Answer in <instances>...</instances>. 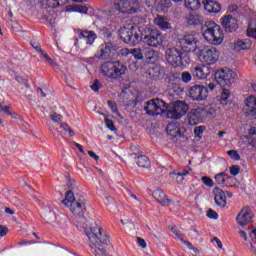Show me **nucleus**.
Listing matches in <instances>:
<instances>
[{
	"label": "nucleus",
	"instance_id": "1",
	"mask_svg": "<svg viewBox=\"0 0 256 256\" xmlns=\"http://www.w3.org/2000/svg\"><path fill=\"white\" fill-rule=\"evenodd\" d=\"M120 39L127 45H138L139 41H142L147 47H161L163 45V33L158 29L145 28L142 31V35H139L135 26L123 27L119 31Z\"/></svg>",
	"mask_w": 256,
	"mask_h": 256
},
{
	"label": "nucleus",
	"instance_id": "2",
	"mask_svg": "<svg viewBox=\"0 0 256 256\" xmlns=\"http://www.w3.org/2000/svg\"><path fill=\"white\" fill-rule=\"evenodd\" d=\"M86 235L90 241L92 253H94L96 256L99 255L96 250L98 249L102 255H105L106 251L103 245H109L110 240L109 235L103 233V228H101L99 225L92 226L86 231Z\"/></svg>",
	"mask_w": 256,
	"mask_h": 256
},
{
	"label": "nucleus",
	"instance_id": "3",
	"mask_svg": "<svg viewBox=\"0 0 256 256\" xmlns=\"http://www.w3.org/2000/svg\"><path fill=\"white\" fill-rule=\"evenodd\" d=\"M62 203L65 207H70L71 213L78 217L81 225H84L86 221L84 215L87 209V206L85 205V197L80 196L76 199L73 191L69 190L66 192L65 199L62 200Z\"/></svg>",
	"mask_w": 256,
	"mask_h": 256
},
{
	"label": "nucleus",
	"instance_id": "4",
	"mask_svg": "<svg viewBox=\"0 0 256 256\" xmlns=\"http://www.w3.org/2000/svg\"><path fill=\"white\" fill-rule=\"evenodd\" d=\"M139 9V0H114L109 15H135Z\"/></svg>",
	"mask_w": 256,
	"mask_h": 256
},
{
	"label": "nucleus",
	"instance_id": "5",
	"mask_svg": "<svg viewBox=\"0 0 256 256\" xmlns=\"http://www.w3.org/2000/svg\"><path fill=\"white\" fill-rule=\"evenodd\" d=\"M202 35L210 45H221L225 39V33H223V29L217 23L213 21L206 22L203 27Z\"/></svg>",
	"mask_w": 256,
	"mask_h": 256
},
{
	"label": "nucleus",
	"instance_id": "6",
	"mask_svg": "<svg viewBox=\"0 0 256 256\" xmlns=\"http://www.w3.org/2000/svg\"><path fill=\"white\" fill-rule=\"evenodd\" d=\"M100 73L108 79H121L127 73V66L119 61H107L101 64Z\"/></svg>",
	"mask_w": 256,
	"mask_h": 256
},
{
	"label": "nucleus",
	"instance_id": "7",
	"mask_svg": "<svg viewBox=\"0 0 256 256\" xmlns=\"http://www.w3.org/2000/svg\"><path fill=\"white\" fill-rule=\"evenodd\" d=\"M198 59L204 65H215L219 61V51L213 46H205L199 50Z\"/></svg>",
	"mask_w": 256,
	"mask_h": 256
},
{
	"label": "nucleus",
	"instance_id": "8",
	"mask_svg": "<svg viewBox=\"0 0 256 256\" xmlns=\"http://www.w3.org/2000/svg\"><path fill=\"white\" fill-rule=\"evenodd\" d=\"M144 110L146 111V114L151 117L163 115V113L167 111V103L159 98H155L146 102Z\"/></svg>",
	"mask_w": 256,
	"mask_h": 256
},
{
	"label": "nucleus",
	"instance_id": "9",
	"mask_svg": "<svg viewBox=\"0 0 256 256\" xmlns=\"http://www.w3.org/2000/svg\"><path fill=\"white\" fill-rule=\"evenodd\" d=\"M237 79V73L233 70H218L215 72V81L220 87H229Z\"/></svg>",
	"mask_w": 256,
	"mask_h": 256
},
{
	"label": "nucleus",
	"instance_id": "10",
	"mask_svg": "<svg viewBox=\"0 0 256 256\" xmlns=\"http://www.w3.org/2000/svg\"><path fill=\"white\" fill-rule=\"evenodd\" d=\"M189 106L184 101H176L172 104L166 113L168 119H181L183 115L187 114Z\"/></svg>",
	"mask_w": 256,
	"mask_h": 256
},
{
	"label": "nucleus",
	"instance_id": "11",
	"mask_svg": "<svg viewBox=\"0 0 256 256\" xmlns=\"http://www.w3.org/2000/svg\"><path fill=\"white\" fill-rule=\"evenodd\" d=\"M165 58L172 67H181L183 65V53L177 48H167Z\"/></svg>",
	"mask_w": 256,
	"mask_h": 256
},
{
	"label": "nucleus",
	"instance_id": "12",
	"mask_svg": "<svg viewBox=\"0 0 256 256\" xmlns=\"http://www.w3.org/2000/svg\"><path fill=\"white\" fill-rule=\"evenodd\" d=\"M179 43L184 53H191L197 51V43H199V39L193 34H187L179 40Z\"/></svg>",
	"mask_w": 256,
	"mask_h": 256
},
{
	"label": "nucleus",
	"instance_id": "13",
	"mask_svg": "<svg viewBox=\"0 0 256 256\" xmlns=\"http://www.w3.org/2000/svg\"><path fill=\"white\" fill-rule=\"evenodd\" d=\"M41 217L48 225H61V217L57 216L53 208L46 206L42 209Z\"/></svg>",
	"mask_w": 256,
	"mask_h": 256
},
{
	"label": "nucleus",
	"instance_id": "14",
	"mask_svg": "<svg viewBox=\"0 0 256 256\" xmlns=\"http://www.w3.org/2000/svg\"><path fill=\"white\" fill-rule=\"evenodd\" d=\"M209 91L205 86L194 85L189 89V95L193 101H205Z\"/></svg>",
	"mask_w": 256,
	"mask_h": 256
},
{
	"label": "nucleus",
	"instance_id": "15",
	"mask_svg": "<svg viewBox=\"0 0 256 256\" xmlns=\"http://www.w3.org/2000/svg\"><path fill=\"white\" fill-rule=\"evenodd\" d=\"M212 72L213 69L207 64H200L192 69V76L194 79H198V81H203L204 79H207Z\"/></svg>",
	"mask_w": 256,
	"mask_h": 256
},
{
	"label": "nucleus",
	"instance_id": "16",
	"mask_svg": "<svg viewBox=\"0 0 256 256\" xmlns=\"http://www.w3.org/2000/svg\"><path fill=\"white\" fill-rule=\"evenodd\" d=\"M75 33L78 35V39H83L86 45H93L97 39V33L93 30L75 29Z\"/></svg>",
	"mask_w": 256,
	"mask_h": 256
},
{
	"label": "nucleus",
	"instance_id": "17",
	"mask_svg": "<svg viewBox=\"0 0 256 256\" xmlns=\"http://www.w3.org/2000/svg\"><path fill=\"white\" fill-rule=\"evenodd\" d=\"M222 21V27H224L225 31L227 33H233L239 29V24L237 23V18L226 15L221 18Z\"/></svg>",
	"mask_w": 256,
	"mask_h": 256
},
{
	"label": "nucleus",
	"instance_id": "18",
	"mask_svg": "<svg viewBox=\"0 0 256 256\" xmlns=\"http://www.w3.org/2000/svg\"><path fill=\"white\" fill-rule=\"evenodd\" d=\"M253 219V212H251V208L245 206L239 212L236 217V221L241 227H245L251 220Z\"/></svg>",
	"mask_w": 256,
	"mask_h": 256
},
{
	"label": "nucleus",
	"instance_id": "19",
	"mask_svg": "<svg viewBox=\"0 0 256 256\" xmlns=\"http://www.w3.org/2000/svg\"><path fill=\"white\" fill-rule=\"evenodd\" d=\"M154 25L160 29V31H167L171 29V22L167 16L157 15L154 18Z\"/></svg>",
	"mask_w": 256,
	"mask_h": 256
},
{
	"label": "nucleus",
	"instance_id": "20",
	"mask_svg": "<svg viewBox=\"0 0 256 256\" xmlns=\"http://www.w3.org/2000/svg\"><path fill=\"white\" fill-rule=\"evenodd\" d=\"M97 57L98 59H103V61L111 59V57H113V48L111 47V44H102Z\"/></svg>",
	"mask_w": 256,
	"mask_h": 256
},
{
	"label": "nucleus",
	"instance_id": "21",
	"mask_svg": "<svg viewBox=\"0 0 256 256\" xmlns=\"http://www.w3.org/2000/svg\"><path fill=\"white\" fill-rule=\"evenodd\" d=\"M201 108H196L188 113V123L189 125H199L203 121V115L201 114Z\"/></svg>",
	"mask_w": 256,
	"mask_h": 256
},
{
	"label": "nucleus",
	"instance_id": "22",
	"mask_svg": "<svg viewBox=\"0 0 256 256\" xmlns=\"http://www.w3.org/2000/svg\"><path fill=\"white\" fill-rule=\"evenodd\" d=\"M214 201L218 207H225L227 205V196L221 188L216 187L213 190Z\"/></svg>",
	"mask_w": 256,
	"mask_h": 256
},
{
	"label": "nucleus",
	"instance_id": "23",
	"mask_svg": "<svg viewBox=\"0 0 256 256\" xmlns=\"http://www.w3.org/2000/svg\"><path fill=\"white\" fill-rule=\"evenodd\" d=\"M146 5L148 7H157L162 13H167V10L171 7V2L168 0H161L160 2L157 0H146Z\"/></svg>",
	"mask_w": 256,
	"mask_h": 256
},
{
	"label": "nucleus",
	"instance_id": "24",
	"mask_svg": "<svg viewBox=\"0 0 256 256\" xmlns=\"http://www.w3.org/2000/svg\"><path fill=\"white\" fill-rule=\"evenodd\" d=\"M166 131L168 135H170L171 137H181L182 135L185 134V128L179 126L178 123H170L166 127Z\"/></svg>",
	"mask_w": 256,
	"mask_h": 256
},
{
	"label": "nucleus",
	"instance_id": "25",
	"mask_svg": "<svg viewBox=\"0 0 256 256\" xmlns=\"http://www.w3.org/2000/svg\"><path fill=\"white\" fill-rule=\"evenodd\" d=\"M152 197L160 203V205H163L164 207H168V205H171V199L167 197L165 192L163 190H155L152 193Z\"/></svg>",
	"mask_w": 256,
	"mask_h": 256
},
{
	"label": "nucleus",
	"instance_id": "26",
	"mask_svg": "<svg viewBox=\"0 0 256 256\" xmlns=\"http://www.w3.org/2000/svg\"><path fill=\"white\" fill-rule=\"evenodd\" d=\"M204 9L208 13H219L221 11V4L215 0H204Z\"/></svg>",
	"mask_w": 256,
	"mask_h": 256
},
{
	"label": "nucleus",
	"instance_id": "27",
	"mask_svg": "<svg viewBox=\"0 0 256 256\" xmlns=\"http://www.w3.org/2000/svg\"><path fill=\"white\" fill-rule=\"evenodd\" d=\"M147 63H155L159 59V52L150 48H144V57Z\"/></svg>",
	"mask_w": 256,
	"mask_h": 256
},
{
	"label": "nucleus",
	"instance_id": "28",
	"mask_svg": "<svg viewBox=\"0 0 256 256\" xmlns=\"http://www.w3.org/2000/svg\"><path fill=\"white\" fill-rule=\"evenodd\" d=\"M245 105L248 108V115L255 117V115H256V97L253 95H250L248 98H246Z\"/></svg>",
	"mask_w": 256,
	"mask_h": 256
},
{
	"label": "nucleus",
	"instance_id": "29",
	"mask_svg": "<svg viewBox=\"0 0 256 256\" xmlns=\"http://www.w3.org/2000/svg\"><path fill=\"white\" fill-rule=\"evenodd\" d=\"M251 40L244 39V40H238L234 43V49L235 51H247L251 49Z\"/></svg>",
	"mask_w": 256,
	"mask_h": 256
},
{
	"label": "nucleus",
	"instance_id": "30",
	"mask_svg": "<svg viewBox=\"0 0 256 256\" xmlns=\"http://www.w3.org/2000/svg\"><path fill=\"white\" fill-rule=\"evenodd\" d=\"M188 25H203V16L199 14H190L187 18Z\"/></svg>",
	"mask_w": 256,
	"mask_h": 256
},
{
	"label": "nucleus",
	"instance_id": "31",
	"mask_svg": "<svg viewBox=\"0 0 256 256\" xmlns=\"http://www.w3.org/2000/svg\"><path fill=\"white\" fill-rule=\"evenodd\" d=\"M184 5L190 11H197L201 7V2L199 0H184Z\"/></svg>",
	"mask_w": 256,
	"mask_h": 256
},
{
	"label": "nucleus",
	"instance_id": "32",
	"mask_svg": "<svg viewBox=\"0 0 256 256\" xmlns=\"http://www.w3.org/2000/svg\"><path fill=\"white\" fill-rule=\"evenodd\" d=\"M163 70H161V67L159 66H154V67H150L147 71L149 77L151 79H159V77H161V73Z\"/></svg>",
	"mask_w": 256,
	"mask_h": 256
},
{
	"label": "nucleus",
	"instance_id": "33",
	"mask_svg": "<svg viewBox=\"0 0 256 256\" xmlns=\"http://www.w3.org/2000/svg\"><path fill=\"white\" fill-rule=\"evenodd\" d=\"M137 165H138V167L147 169V168L151 167V161L149 160V158L147 156L141 155V156H138Z\"/></svg>",
	"mask_w": 256,
	"mask_h": 256
},
{
	"label": "nucleus",
	"instance_id": "34",
	"mask_svg": "<svg viewBox=\"0 0 256 256\" xmlns=\"http://www.w3.org/2000/svg\"><path fill=\"white\" fill-rule=\"evenodd\" d=\"M145 53V48H132L131 55L134 56V59H143Z\"/></svg>",
	"mask_w": 256,
	"mask_h": 256
},
{
	"label": "nucleus",
	"instance_id": "35",
	"mask_svg": "<svg viewBox=\"0 0 256 256\" xmlns=\"http://www.w3.org/2000/svg\"><path fill=\"white\" fill-rule=\"evenodd\" d=\"M214 179L218 185H225V181H227L229 177H227V174H225V172H222L217 174Z\"/></svg>",
	"mask_w": 256,
	"mask_h": 256
},
{
	"label": "nucleus",
	"instance_id": "36",
	"mask_svg": "<svg viewBox=\"0 0 256 256\" xmlns=\"http://www.w3.org/2000/svg\"><path fill=\"white\" fill-rule=\"evenodd\" d=\"M170 177L176 181V183H183L185 177L180 172H170Z\"/></svg>",
	"mask_w": 256,
	"mask_h": 256
},
{
	"label": "nucleus",
	"instance_id": "37",
	"mask_svg": "<svg viewBox=\"0 0 256 256\" xmlns=\"http://www.w3.org/2000/svg\"><path fill=\"white\" fill-rule=\"evenodd\" d=\"M41 57H43V59H45L46 63L50 64L51 67H57V62H55V60H53V58L49 57V55H47V53H44L43 51H41Z\"/></svg>",
	"mask_w": 256,
	"mask_h": 256
},
{
	"label": "nucleus",
	"instance_id": "38",
	"mask_svg": "<svg viewBox=\"0 0 256 256\" xmlns=\"http://www.w3.org/2000/svg\"><path fill=\"white\" fill-rule=\"evenodd\" d=\"M206 127L205 126H197L194 128V135L198 139H201L203 137V133L205 132Z\"/></svg>",
	"mask_w": 256,
	"mask_h": 256
},
{
	"label": "nucleus",
	"instance_id": "39",
	"mask_svg": "<svg viewBox=\"0 0 256 256\" xmlns=\"http://www.w3.org/2000/svg\"><path fill=\"white\" fill-rule=\"evenodd\" d=\"M104 123L110 131L117 132V128L115 127V124L113 123V120L109 119L108 117L105 116L104 118Z\"/></svg>",
	"mask_w": 256,
	"mask_h": 256
},
{
	"label": "nucleus",
	"instance_id": "40",
	"mask_svg": "<svg viewBox=\"0 0 256 256\" xmlns=\"http://www.w3.org/2000/svg\"><path fill=\"white\" fill-rule=\"evenodd\" d=\"M181 79L183 83H191L192 79H193V75L190 74L187 71L182 72L181 74Z\"/></svg>",
	"mask_w": 256,
	"mask_h": 256
},
{
	"label": "nucleus",
	"instance_id": "41",
	"mask_svg": "<svg viewBox=\"0 0 256 256\" xmlns=\"http://www.w3.org/2000/svg\"><path fill=\"white\" fill-rule=\"evenodd\" d=\"M72 11H75L76 13H84L87 14V12L89 11V9L87 8V6H83V5H74L72 8Z\"/></svg>",
	"mask_w": 256,
	"mask_h": 256
},
{
	"label": "nucleus",
	"instance_id": "42",
	"mask_svg": "<svg viewBox=\"0 0 256 256\" xmlns=\"http://www.w3.org/2000/svg\"><path fill=\"white\" fill-rule=\"evenodd\" d=\"M60 127H61V129H63V131L68 133L70 137H73L75 135V132L73 131V129H71L69 124H67V123H60Z\"/></svg>",
	"mask_w": 256,
	"mask_h": 256
},
{
	"label": "nucleus",
	"instance_id": "43",
	"mask_svg": "<svg viewBox=\"0 0 256 256\" xmlns=\"http://www.w3.org/2000/svg\"><path fill=\"white\" fill-rule=\"evenodd\" d=\"M107 105L111 109L112 113H119V108L117 107V103L115 101L108 100Z\"/></svg>",
	"mask_w": 256,
	"mask_h": 256
},
{
	"label": "nucleus",
	"instance_id": "44",
	"mask_svg": "<svg viewBox=\"0 0 256 256\" xmlns=\"http://www.w3.org/2000/svg\"><path fill=\"white\" fill-rule=\"evenodd\" d=\"M230 95H231V91L227 88H223L220 100L221 101H227L229 99Z\"/></svg>",
	"mask_w": 256,
	"mask_h": 256
},
{
	"label": "nucleus",
	"instance_id": "45",
	"mask_svg": "<svg viewBox=\"0 0 256 256\" xmlns=\"http://www.w3.org/2000/svg\"><path fill=\"white\" fill-rule=\"evenodd\" d=\"M46 5L50 9H56V7H59L61 4L59 3V0H47Z\"/></svg>",
	"mask_w": 256,
	"mask_h": 256
},
{
	"label": "nucleus",
	"instance_id": "46",
	"mask_svg": "<svg viewBox=\"0 0 256 256\" xmlns=\"http://www.w3.org/2000/svg\"><path fill=\"white\" fill-rule=\"evenodd\" d=\"M227 155H229V157H231L234 161H239L241 159V156L235 150L227 151Z\"/></svg>",
	"mask_w": 256,
	"mask_h": 256
},
{
	"label": "nucleus",
	"instance_id": "47",
	"mask_svg": "<svg viewBox=\"0 0 256 256\" xmlns=\"http://www.w3.org/2000/svg\"><path fill=\"white\" fill-rule=\"evenodd\" d=\"M201 180L204 183V185H206V187H213L214 185L213 180L210 177L203 176Z\"/></svg>",
	"mask_w": 256,
	"mask_h": 256
},
{
	"label": "nucleus",
	"instance_id": "48",
	"mask_svg": "<svg viewBox=\"0 0 256 256\" xmlns=\"http://www.w3.org/2000/svg\"><path fill=\"white\" fill-rule=\"evenodd\" d=\"M51 119L55 123H61V121L63 120V116L61 114H57L56 112H53L51 114Z\"/></svg>",
	"mask_w": 256,
	"mask_h": 256
},
{
	"label": "nucleus",
	"instance_id": "49",
	"mask_svg": "<svg viewBox=\"0 0 256 256\" xmlns=\"http://www.w3.org/2000/svg\"><path fill=\"white\" fill-rule=\"evenodd\" d=\"M239 171H241V168L239 166H237V165H233L232 167H230V173L234 177L239 175Z\"/></svg>",
	"mask_w": 256,
	"mask_h": 256
},
{
	"label": "nucleus",
	"instance_id": "50",
	"mask_svg": "<svg viewBox=\"0 0 256 256\" xmlns=\"http://www.w3.org/2000/svg\"><path fill=\"white\" fill-rule=\"evenodd\" d=\"M207 217H209V219H219V214H217V212H215L213 209H209L207 212Z\"/></svg>",
	"mask_w": 256,
	"mask_h": 256
},
{
	"label": "nucleus",
	"instance_id": "51",
	"mask_svg": "<svg viewBox=\"0 0 256 256\" xmlns=\"http://www.w3.org/2000/svg\"><path fill=\"white\" fill-rule=\"evenodd\" d=\"M137 244L139 245V247H141L142 249H146L147 248V242H145V239L138 237L137 238Z\"/></svg>",
	"mask_w": 256,
	"mask_h": 256
},
{
	"label": "nucleus",
	"instance_id": "52",
	"mask_svg": "<svg viewBox=\"0 0 256 256\" xmlns=\"http://www.w3.org/2000/svg\"><path fill=\"white\" fill-rule=\"evenodd\" d=\"M100 85H101V83H99V80H95L94 83L91 85L92 91L97 93V91H99V89H100Z\"/></svg>",
	"mask_w": 256,
	"mask_h": 256
},
{
	"label": "nucleus",
	"instance_id": "53",
	"mask_svg": "<svg viewBox=\"0 0 256 256\" xmlns=\"http://www.w3.org/2000/svg\"><path fill=\"white\" fill-rule=\"evenodd\" d=\"M9 233V228L4 225H0V237H5Z\"/></svg>",
	"mask_w": 256,
	"mask_h": 256
},
{
	"label": "nucleus",
	"instance_id": "54",
	"mask_svg": "<svg viewBox=\"0 0 256 256\" xmlns=\"http://www.w3.org/2000/svg\"><path fill=\"white\" fill-rule=\"evenodd\" d=\"M5 113L6 115H11V111H9V106H3L0 104V115Z\"/></svg>",
	"mask_w": 256,
	"mask_h": 256
},
{
	"label": "nucleus",
	"instance_id": "55",
	"mask_svg": "<svg viewBox=\"0 0 256 256\" xmlns=\"http://www.w3.org/2000/svg\"><path fill=\"white\" fill-rule=\"evenodd\" d=\"M172 233H174V235H176L177 239H183V237H181V231H179V229H177V227H172L171 229Z\"/></svg>",
	"mask_w": 256,
	"mask_h": 256
},
{
	"label": "nucleus",
	"instance_id": "56",
	"mask_svg": "<svg viewBox=\"0 0 256 256\" xmlns=\"http://www.w3.org/2000/svg\"><path fill=\"white\" fill-rule=\"evenodd\" d=\"M248 37H252L253 39H256V28H250L247 30Z\"/></svg>",
	"mask_w": 256,
	"mask_h": 256
},
{
	"label": "nucleus",
	"instance_id": "57",
	"mask_svg": "<svg viewBox=\"0 0 256 256\" xmlns=\"http://www.w3.org/2000/svg\"><path fill=\"white\" fill-rule=\"evenodd\" d=\"M120 55L123 57H127L128 55H131V49L123 48L120 50Z\"/></svg>",
	"mask_w": 256,
	"mask_h": 256
},
{
	"label": "nucleus",
	"instance_id": "58",
	"mask_svg": "<svg viewBox=\"0 0 256 256\" xmlns=\"http://www.w3.org/2000/svg\"><path fill=\"white\" fill-rule=\"evenodd\" d=\"M180 241L184 243V245H186L188 249H193V251H197V249L193 247V244H191V242L184 240L183 238H181Z\"/></svg>",
	"mask_w": 256,
	"mask_h": 256
},
{
	"label": "nucleus",
	"instance_id": "59",
	"mask_svg": "<svg viewBox=\"0 0 256 256\" xmlns=\"http://www.w3.org/2000/svg\"><path fill=\"white\" fill-rule=\"evenodd\" d=\"M179 173H181L182 176L187 177V174H188V173H191V168H190V167H186V168H184V169L182 170V172H179Z\"/></svg>",
	"mask_w": 256,
	"mask_h": 256
},
{
	"label": "nucleus",
	"instance_id": "60",
	"mask_svg": "<svg viewBox=\"0 0 256 256\" xmlns=\"http://www.w3.org/2000/svg\"><path fill=\"white\" fill-rule=\"evenodd\" d=\"M88 155L90 157H92V159H95V161H97L99 159V156L97 154H95V152H93V151H88Z\"/></svg>",
	"mask_w": 256,
	"mask_h": 256
},
{
	"label": "nucleus",
	"instance_id": "61",
	"mask_svg": "<svg viewBox=\"0 0 256 256\" xmlns=\"http://www.w3.org/2000/svg\"><path fill=\"white\" fill-rule=\"evenodd\" d=\"M250 237H251L252 241H254V243H256V228L251 231Z\"/></svg>",
	"mask_w": 256,
	"mask_h": 256
},
{
	"label": "nucleus",
	"instance_id": "62",
	"mask_svg": "<svg viewBox=\"0 0 256 256\" xmlns=\"http://www.w3.org/2000/svg\"><path fill=\"white\" fill-rule=\"evenodd\" d=\"M31 45H32V47H33L34 49H36V51H38V53H40V55H41V51H43V50L41 49V47H39V44H37V43H31Z\"/></svg>",
	"mask_w": 256,
	"mask_h": 256
},
{
	"label": "nucleus",
	"instance_id": "63",
	"mask_svg": "<svg viewBox=\"0 0 256 256\" xmlns=\"http://www.w3.org/2000/svg\"><path fill=\"white\" fill-rule=\"evenodd\" d=\"M104 201L105 203H111L113 201V198L109 195H104Z\"/></svg>",
	"mask_w": 256,
	"mask_h": 256
},
{
	"label": "nucleus",
	"instance_id": "64",
	"mask_svg": "<svg viewBox=\"0 0 256 256\" xmlns=\"http://www.w3.org/2000/svg\"><path fill=\"white\" fill-rule=\"evenodd\" d=\"M134 155H139V146H131Z\"/></svg>",
	"mask_w": 256,
	"mask_h": 256
}]
</instances>
